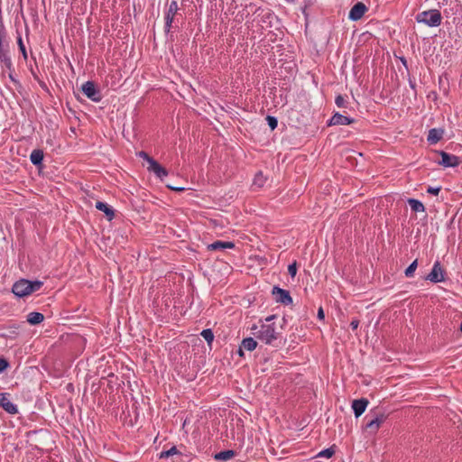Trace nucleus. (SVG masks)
<instances>
[{"label": "nucleus", "mask_w": 462, "mask_h": 462, "mask_svg": "<svg viewBox=\"0 0 462 462\" xmlns=\"http://www.w3.org/2000/svg\"><path fill=\"white\" fill-rule=\"evenodd\" d=\"M273 319L274 316H270L266 318L265 323H262L259 326L254 325L251 328L253 335L265 344H272L279 335L277 327L273 322H271Z\"/></svg>", "instance_id": "obj_1"}, {"label": "nucleus", "mask_w": 462, "mask_h": 462, "mask_svg": "<svg viewBox=\"0 0 462 462\" xmlns=\"http://www.w3.org/2000/svg\"><path fill=\"white\" fill-rule=\"evenodd\" d=\"M41 281L19 280L13 286V292L18 297H25L39 291L42 286Z\"/></svg>", "instance_id": "obj_2"}, {"label": "nucleus", "mask_w": 462, "mask_h": 462, "mask_svg": "<svg viewBox=\"0 0 462 462\" xmlns=\"http://www.w3.org/2000/svg\"><path fill=\"white\" fill-rule=\"evenodd\" d=\"M416 20L429 26H439L441 23V14L438 10H430L420 13Z\"/></svg>", "instance_id": "obj_3"}, {"label": "nucleus", "mask_w": 462, "mask_h": 462, "mask_svg": "<svg viewBox=\"0 0 462 462\" xmlns=\"http://www.w3.org/2000/svg\"><path fill=\"white\" fill-rule=\"evenodd\" d=\"M82 92L92 101L98 102L101 99L99 92L97 90L96 86L91 81H87L81 87Z\"/></svg>", "instance_id": "obj_4"}, {"label": "nucleus", "mask_w": 462, "mask_h": 462, "mask_svg": "<svg viewBox=\"0 0 462 462\" xmlns=\"http://www.w3.org/2000/svg\"><path fill=\"white\" fill-rule=\"evenodd\" d=\"M273 294L275 296V300L277 302L282 303L284 305H290L292 303V298L290 296L288 291L281 289L279 287H273Z\"/></svg>", "instance_id": "obj_5"}, {"label": "nucleus", "mask_w": 462, "mask_h": 462, "mask_svg": "<svg viewBox=\"0 0 462 462\" xmlns=\"http://www.w3.org/2000/svg\"><path fill=\"white\" fill-rule=\"evenodd\" d=\"M438 152L441 156V161L439 162V164L444 167H456L460 162L459 158L456 155H451L443 151Z\"/></svg>", "instance_id": "obj_6"}, {"label": "nucleus", "mask_w": 462, "mask_h": 462, "mask_svg": "<svg viewBox=\"0 0 462 462\" xmlns=\"http://www.w3.org/2000/svg\"><path fill=\"white\" fill-rule=\"evenodd\" d=\"M444 273L439 262H436L431 272L428 274L427 280L432 282H440L444 281Z\"/></svg>", "instance_id": "obj_7"}, {"label": "nucleus", "mask_w": 462, "mask_h": 462, "mask_svg": "<svg viewBox=\"0 0 462 462\" xmlns=\"http://www.w3.org/2000/svg\"><path fill=\"white\" fill-rule=\"evenodd\" d=\"M367 10L365 4L359 2L356 4L349 12V18L353 21L359 20Z\"/></svg>", "instance_id": "obj_8"}, {"label": "nucleus", "mask_w": 462, "mask_h": 462, "mask_svg": "<svg viewBox=\"0 0 462 462\" xmlns=\"http://www.w3.org/2000/svg\"><path fill=\"white\" fill-rule=\"evenodd\" d=\"M149 171H152L158 178L162 180L163 177L168 175V171L155 160H150V165L147 167Z\"/></svg>", "instance_id": "obj_9"}, {"label": "nucleus", "mask_w": 462, "mask_h": 462, "mask_svg": "<svg viewBox=\"0 0 462 462\" xmlns=\"http://www.w3.org/2000/svg\"><path fill=\"white\" fill-rule=\"evenodd\" d=\"M0 407L10 414L17 413V407L7 397L5 393H0Z\"/></svg>", "instance_id": "obj_10"}, {"label": "nucleus", "mask_w": 462, "mask_h": 462, "mask_svg": "<svg viewBox=\"0 0 462 462\" xmlns=\"http://www.w3.org/2000/svg\"><path fill=\"white\" fill-rule=\"evenodd\" d=\"M354 120L339 113H336L329 120L328 125H346L353 123Z\"/></svg>", "instance_id": "obj_11"}, {"label": "nucleus", "mask_w": 462, "mask_h": 462, "mask_svg": "<svg viewBox=\"0 0 462 462\" xmlns=\"http://www.w3.org/2000/svg\"><path fill=\"white\" fill-rule=\"evenodd\" d=\"M368 405V401L365 398L355 400L352 403V408L356 417L361 416Z\"/></svg>", "instance_id": "obj_12"}, {"label": "nucleus", "mask_w": 462, "mask_h": 462, "mask_svg": "<svg viewBox=\"0 0 462 462\" xmlns=\"http://www.w3.org/2000/svg\"><path fill=\"white\" fill-rule=\"evenodd\" d=\"M234 247H235V244L233 242H224V241H216L208 245V249L210 251L232 249Z\"/></svg>", "instance_id": "obj_13"}, {"label": "nucleus", "mask_w": 462, "mask_h": 462, "mask_svg": "<svg viewBox=\"0 0 462 462\" xmlns=\"http://www.w3.org/2000/svg\"><path fill=\"white\" fill-rule=\"evenodd\" d=\"M385 420V416L383 414H380L375 419L372 420L370 422L366 424V429L371 432L374 433L379 429L380 425Z\"/></svg>", "instance_id": "obj_14"}, {"label": "nucleus", "mask_w": 462, "mask_h": 462, "mask_svg": "<svg viewBox=\"0 0 462 462\" xmlns=\"http://www.w3.org/2000/svg\"><path fill=\"white\" fill-rule=\"evenodd\" d=\"M96 208L104 212L108 220H111L115 217L114 210L106 203L97 201L96 203Z\"/></svg>", "instance_id": "obj_15"}, {"label": "nucleus", "mask_w": 462, "mask_h": 462, "mask_svg": "<svg viewBox=\"0 0 462 462\" xmlns=\"http://www.w3.org/2000/svg\"><path fill=\"white\" fill-rule=\"evenodd\" d=\"M443 133L441 129H430L428 134V141L432 144L438 143L442 138Z\"/></svg>", "instance_id": "obj_16"}, {"label": "nucleus", "mask_w": 462, "mask_h": 462, "mask_svg": "<svg viewBox=\"0 0 462 462\" xmlns=\"http://www.w3.org/2000/svg\"><path fill=\"white\" fill-rule=\"evenodd\" d=\"M43 319H44V316H43V314H42L40 312H30L27 315V321L31 325L40 324L41 322L43 321Z\"/></svg>", "instance_id": "obj_17"}, {"label": "nucleus", "mask_w": 462, "mask_h": 462, "mask_svg": "<svg viewBox=\"0 0 462 462\" xmlns=\"http://www.w3.org/2000/svg\"><path fill=\"white\" fill-rule=\"evenodd\" d=\"M235 457V452L233 450H224L217 453L214 457L216 460L219 461H227Z\"/></svg>", "instance_id": "obj_18"}, {"label": "nucleus", "mask_w": 462, "mask_h": 462, "mask_svg": "<svg viewBox=\"0 0 462 462\" xmlns=\"http://www.w3.org/2000/svg\"><path fill=\"white\" fill-rule=\"evenodd\" d=\"M408 203H409L411 210L414 212H424L425 211L424 205L420 201H419L415 199H409Z\"/></svg>", "instance_id": "obj_19"}, {"label": "nucleus", "mask_w": 462, "mask_h": 462, "mask_svg": "<svg viewBox=\"0 0 462 462\" xmlns=\"http://www.w3.org/2000/svg\"><path fill=\"white\" fill-rule=\"evenodd\" d=\"M31 162L34 165H39L43 160V152L41 150H33L30 155Z\"/></svg>", "instance_id": "obj_20"}, {"label": "nucleus", "mask_w": 462, "mask_h": 462, "mask_svg": "<svg viewBox=\"0 0 462 462\" xmlns=\"http://www.w3.org/2000/svg\"><path fill=\"white\" fill-rule=\"evenodd\" d=\"M242 347L248 351H253L257 346V342L253 337L245 338L242 341Z\"/></svg>", "instance_id": "obj_21"}, {"label": "nucleus", "mask_w": 462, "mask_h": 462, "mask_svg": "<svg viewBox=\"0 0 462 462\" xmlns=\"http://www.w3.org/2000/svg\"><path fill=\"white\" fill-rule=\"evenodd\" d=\"M265 182V178L263 177V175L262 174V172H258L255 176H254V182L253 184L258 188H261L263 186Z\"/></svg>", "instance_id": "obj_22"}, {"label": "nucleus", "mask_w": 462, "mask_h": 462, "mask_svg": "<svg viewBox=\"0 0 462 462\" xmlns=\"http://www.w3.org/2000/svg\"><path fill=\"white\" fill-rule=\"evenodd\" d=\"M417 266H418V261L415 260L413 261L408 267L407 269L405 270V275L407 277H412L413 274H414V272L416 271L417 269Z\"/></svg>", "instance_id": "obj_23"}, {"label": "nucleus", "mask_w": 462, "mask_h": 462, "mask_svg": "<svg viewBox=\"0 0 462 462\" xmlns=\"http://www.w3.org/2000/svg\"><path fill=\"white\" fill-rule=\"evenodd\" d=\"M201 336L208 344H211L214 339V334L209 328L202 330Z\"/></svg>", "instance_id": "obj_24"}, {"label": "nucleus", "mask_w": 462, "mask_h": 462, "mask_svg": "<svg viewBox=\"0 0 462 462\" xmlns=\"http://www.w3.org/2000/svg\"><path fill=\"white\" fill-rule=\"evenodd\" d=\"M335 453V450L334 448L331 447V448H326L322 451H320L318 455H317V457H326V458H330Z\"/></svg>", "instance_id": "obj_25"}, {"label": "nucleus", "mask_w": 462, "mask_h": 462, "mask_svg": "<svg viewBox=\"0 0 462 462\" xmlns=\"http://www.w3.org/2000/svg\"><path fill=\"white\" fill-rule=\"evenodd\" d=\"M178 450L175 447L171 448L169 450L163 451L161 453L160 457H169L174 454H177Z\"/></svg>", "instance_id": "obj_26"}, {"label": "nucleus", "mask_w": 462, "mask_h": 462, "mask_svg": "<svg viewBox=\"0 0 462 462\" xmlns=\"http://www.w3.org/2000/svg\"><path fill=\"white\" fill-rule=\"evenodd\" d=\"M266 119L272 130L277 127V119L275 117L268 116Z\"/></svg>", "instance_id": "obj_27"}, {"label": "nucleus", "mask_w": 462, "mask_h": 462, "mask_svg": "<svg viewBox=\"0 0 462 462\" xmlns=\"http://www.w3.org/2000/svg\"><path fill=\"white\" fill-rule=\"evenodd\" d=\"M288 272L291 277H294L297 273V263L296 262L292 263L288 266Z\"/></svg>", "instance_id": "obj_28"}, {"label": "nucleus", "mask_w": 462, "mask_h": 462, "mask_svg": "<svg viewBox=\"0 0 462 462\" xmlns=\"http://www.w3.org/2000/svg\"><path fill=\"white\" fill-rule=\"evenodd\" d=\"M18 45H19L20 51L23 53V56L24 58V60H26L27 59V52H26L25 46H24L21 37L18 39Z\"/></svg>", "instance_id": "obj_29"}, {"label": "nucleus", "mask_w": 462, "mask_h": 462, "mask_svg": "<svg viewBox=\"0 0 462 462\" xmlns=\"http://www.w3.org/2000/svg\"><path fill=\"white\" fill-rule=\"evenodd\" d=\"M335 102H336V104H337V106L338 107H343V106H345V103H346V101H345V98H344L342 96H337V97H336Z\"/></svg>", "instance_id": "obj_30"}, {"label": "nucleus", "mask_w": 462, "mask_h": 462, "mask_svg": "<svg viewBox=\"0 0 462 462\" xmlns=\"http://www.w3.org/2000/svg\"><path fill=\"white\" fill-rule=\"evenodd\" d=\"M139 157L143 158V160H145L149 164H150V160H153L152 157H150L146 152H140L138 153Z\"/></svg>", "instance_id": "obj_31"}, {"label": "nucleus", "mask_w": 462, "mask_h": 462, "mask_svg": "<svg viewBox=\"0 0 462 462\" xmlns=\"http://www.w3.org/2000/svg\"><path fill=\"white\" fill-rule=\"evenodd\" d=\"M427 191L430 194H433V195H438L439 192L440 191V187H436V188H433V187H429Z\"/></svg>", "instance_id": "obj_32"}, {"label": "nucleus", "mask_w": 462, "mask_h": 462, "mask_svg": "<svg viewBox=\"0 0 462 462\" xmlns=\"http://www.w3.org/2000/svg\"><path fill=\"white\" fill-rule=\"evenodd\" d=\"M8 366V363L5 359L0 358V372L5 370Z\"/></svg>", "instance_id": "obj_33"}, {"label": "nucleus", "mask_w": 462, "mask_h": 462, "mask_svg": "<svg viewBox=\"0 0 462 462\" xmlns=\"http://www.w3.org/2000/svg\"><path fill=\"white\" fill-rule=\"evenodd\" d=\"M359 321L357 319H353L350 323V327L353 330H356L358 328Z\"/></svg>", "instance_id": "obj_34"}, {"label": "nucleus", "mask_w": 462, "mask_h": 462, "mask_svg": "<svg viewBox=\"0 0 462 462\" xmlns=\"http://www.w3.org/2000/svg\"><path fill=\"white\" fill-rule=\"evenodd\" d=\"M167 187L172 190H176V191H182L184 190V188H181V187H174V186H171V185H167Z\"/></svg>", "instance_id": "obj_35"}, {"label": "nucleus", "mask_w": 462, "mask_h": 462, "mask_svg": "<svg viewBox=\"0 0 462 462\" xmlns=\"http://www.w3.org/2000/svg\"><path fill=\"white\" fill-rule=\"evenodd\" d=\"M176 10V3L173 2L171 5H170V8H169V14H172L174 13V11Z\"/></svg>", "instance_id": "obj_36"}, {"label": "nucleus", "mask_w": 462, "mask_h": 462, "mask_svg": "<svg viewBox=\"0 0 462 462\" xmlns=\"http://www.w3.org/2000/svg\"><path fill=\"white\" fill-rule=\"evenodd\" d=\"M324 317H325L324 311H323L322 308H319V310H318V318L319 319H323Z\"/></svg>", "instance_id": "obj_37"}, {"label": "nucleus", "mask_w": 462, "mask_h": 462, "mask_svg": "<svg viewBox=\"0 0 462 462\" xmlns=\"http://www.w3.org/2000/svg\"><path fill=\"white\" fill-rule=\"evenodd\" d=\"M166 19H167V24H168V25H170V23H171V21H172V17H171V16H170V14H168V15H167Z\"/></svg>", "instance_id": "obj_38"}, {"label": "nucleus", "mask_w": 462, "mask_h": 462, "mask_svg": "<svg viewBox=\"0 0 462 462\" xmlns=\"http://www.w3.org/2000/svg\"><path fill=\"white\" fill-rule=\"evenodd\" d=\"M243 349H244V348H243V347H242V346H240V348H239V350H238V354H239L240 356H243V354H244V353H243Z\"/></svg>", "instance_id": "obj_39"}, {"label": "nucleus", "mask_w": 462, "mask_h": 462, "mask_svg": "<svg viewBox=\"0 0 462 462\" xmlns=\"http://www.w3.org/2000/svg\"><path fill=\"white\" fill-rule=\"evenodd\" d=\"M460 330H461V332H462V323H461V326H460Z\"/></svg>", "instance_id": "obj_40"}]
</instances>
